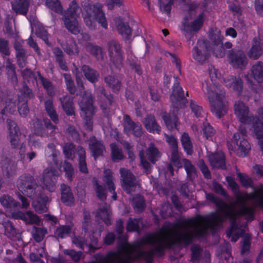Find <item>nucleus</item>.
<instances>
[{"label":"nucleus","mask_w":263,"mask_h":263,"mask_svg":"<svg viewBox=\"0 0 263 263\" xmlns=\"http://www.w3.org/2000/svg\"><path fill=\"white\" fill-rule=\"evenodd\" d=\"M206 199L214 203L218 210L222 212V215H219L217 212H212L206 215H198L197 217L185 220H181L177 223H168L163 227V229L169 230L173 228H184L193 227V231H186L183 234L190 232L192 243L194 238H205L208 234V230L210 229L214 233L218 227L222 226L227 219H229L230 226L226 231V234L231 241L236 242L241 237L242 231L239 229L237 220L239 216H246L250 220L254 219V210L250 206L241 207L238 210H234L232 206L220 198L216 197L212 193H206Z\"/></svg>","instance_id":"1"},{"label":"nucleus","mask_w":263,"mask_h":263,"mask_svg":"<svg viewBox=\"0 0 263 263\" xmlns=\"http://www.w3.org/2000/svg\"><path fill=\"white\" fill-rule=\"evenodd\" d=\"M170 221H166L158 232H149L143 237L132 243H117V251H110L107 254L109 258L112 259L114 263H130L131 260H137L145 255L147 258L152 259L154 252L158 256L164 254L166 249H170L173 246L183 243L189 245L192 241L189 235L186 234H177L174 236L166 234L160 238L159 236L163 233H168L177 228L169 230L163 229V227Z\"/></svg>","instance_id":"2"},{"label":"nucleus","mask_w":263,"mask_h":263,"mask_svg":"<svg viewBox=\"0 0 263 263\" xmlns=\"http://www.w3.org/2000/svg\"><path fill=\"white\" fill-rule=\"evenodd\" d=\"M211 80L215 86L213 90L208 88V95L210 104L211 111L218 119L222 117L227 111V106L224 102L225 90L221 85H216V79H219L221 74L214 67L209 69Z\"/></svg>","instance_id":"3"},{"label":"nucleus","mask_w":263,"mask_h":263,"mask_svg":"<svg viewBox=\"0 0 263 263\" xmlns=\"http://www.w3.org/2000/svg\"><path fill=\"white\" fill-rule=\"evenodd\" d=\"M85 12L83 20L85 25L90 29L95 28V21L104 29H107L108 24L105 13L103 11V6L99 3L92 4L89 1L84 3L82 5Z\"/></svg>","instance_id":"4"},{"label":"nucleus","mask_w":263,"mask_h":263,"mask_svg":"<svg viewBox=\"0 0 263 263\" xmlns=\"http://www.w3.org/2000/svg\"><path fill=\"white\" fill-rule=\"evenodd\" d=\"M226 180L229 186H230L234 195L236 202L241 205L240 208L243 206H247L246 205V201L248 200H254L257 203L258 193L263 191L262 184H260L258 189H254V192L250 193H245L244 195H242L239 190V185L232 177H226Z\"/></svg>","instance_id":"5"},{"label":"nucleus","mask_w":263,"mask_h":263,"mask_svg":"<svg viewBox=\"0 0 263 263\" xmlns=\"http://www.w3.org/2000/svg\"><path fill=\"white\" fill-rule=\"evenodd\" d=\"M93 101L92 95L85 92L79 103L83 114L84 126L88 132H92L93 130L92 118L94 114Z\"/></svg>","instance_id":"6"},{"label":"nucleus","mask_w":263,"mask_h":263,"mask_svg":"<svg viewBox=\"0 0 263 263\" xmlns=\"http://www.w3.org/2000/svg\"><path fill=\"white\" fill-rule=\"evenodd\" d=\"M16 186L20 192L30 198L35 197L38 192L39 185L29 174L21 175L17 179Z\"/></svg>","instance_id":"7"},{"label":"nucleus","mask_w":263,"mask_h":263,"mask_svg":"<svg viewBox=\"0 0 263 263\" xmlns=\"http://www.w3.org/2000/svg\"><path fill=\"white\" fill-rule=\"evenodd\" d=\"M210 42L203 39H198L193 49V58L199 64H203L211 56L212 47Z\"/></svg>","instance_id":"8"},{"label":"nucleus","mask_w":263,"mask_h":263,"mask_svg":"<svg viewBox=\"0 0 263 263\" xmlns=\"http://www.w3.org/2000/svg\"><path fill=\"white\" fill-rule=\"evenodd\" d=\"M81 11V8L75 0H73L67 8V29L73 34H78L80 32L77 17Z\"/></svg>","instance_id":"9"},{"label":"nucleus","mask_w":263,"mask_h":263,"mask_svg":"<svg viewBox=\"0 0 263 263\" xmlns=\"http://www.w3.org/2000/svg\"><path fill=\"white\" fill-rule=\"evenodd\" d=\"M16 195L17 198L22 202L21 205L20 202L16 201L11 196L8 195H3L0 197V203L2 206L6 209L8 211L12 213L20 208L27 209L29 205L28 199L20 192L16 193Z\"/></svg>","instance_id":"10"},{"label":"nucleus","mask_w":263,"mask_h":263,"mask_svg":"<svg viewBox=\"0 0 263 263\" xmlns=\"http://www.w3.org/2000/svg\"><path fill=\"white\" fill-rule=\"evenodd\" d=\"M174 81L171 96L172 104L177 109L184 108L186 106L187 100L184 97V91L180 85V79L176 76H174Z\"/></svg>","instance_id":"11"},{"label":"nucleus","mask_w":263,"mask_h":263,"mask_svg":"<svg viewBox=\"0 0 263 263\" xmlns=\"http://www.w3.org/2000/svg\"><path fill=\"white\" fill-rule=\"evenodd\" d=\"M229 63L234 69H245L248 63V59L243 50L239 48H232L227 53Z\"/></svg>","instance_id":"12"},{"label":"nucleus","mask_w":263,"mask_h":263,"mask_svg":"<svg viewBox=\"0 0 263 263\" xmlns=\"http://www.w3.org/2000/svg\"><path fill=\"white\" fill-rule=\"evenodd\" d=\"M108 47L110 63L116 69H121L123 66L124 60L121 45L118 41L112 40L108 42Z\"/></svg>","instance_id":"13"},{"label":"nucleus","mask_w":263,"mask_h":263,"mask_svg":"<svg viewBox=\"0 0 263 263\" xmlns=\"http://www.w3.org/2000/svg\"><path fill=\"white\" fill-rule=\"evenodd\" d=\"M46 161L49 164H54L61 171L66 172V160L63 163L60 152L55 148L53 143H49L45 149Z\"/></svg>","instance_id":"14"},{"label":"nucleus","mask_w":263,"mask_h":263,"mask_svg":"<svg viewBox=\"0 0 263 263\" xmlns=\"http://www.w3.org/2000/svg\"><path fill=\"white\" fill-rule=\"evenodd\" d=\"M0 167L5 178H10L17 174V164L5 155L0 156Z\"/></svg>","instance_id":"15"},{"label":"nucleus","mask_w":263,"mask_h":263,"mask_svg":"<svg viewBox=\"0 0 263 263\" xmlns=\"http://www.w3.org/2000/svg\"><path fill=\"white\" fill-rule=\"evenodd\" d=\"M120 173L121 177V185L127 193L129 194L133 188L136 186V179L135 175L128 169L121 168Z\"/></svg>","instance_id":"16"},{"label":"nucleus","mask_w":263,"mask_h":263,"mask_svg":"<svg viewBox=\"0 0 263 263\" xmlns=\"http://www.w3.org/2000/svg\"><path fill=\"white\" fill-rule=\"evenodd\" d=\"M123 127L125 133L127 134H133L136 137H140L142 134V127L139 122L133 121L128 115L123 116Z\"/></svg>","instance_id":"17"},{"label":"nucleus","mask_w":263,"mask_h":263,"mask_svg":"<svg viewBox=\"0 0 263 263\" xmlns=\"http://www.w3.org/2000/svg\"><path fill=\"white\" fill-rule=\"evenodd\" d=\"M58 175V172L54 168L48 167L44 170L43 173V184L46 189L50 192L55 190Z\"/></svg>","instance_id":"18"},{"label":"nucleus","mask_w":263,"mask_h":263,"mask_svg":"<svg viewBox=\"0 0 263 263\" xmlns=\"http://www.w3.org/2000/svg\"><path fill=\"white\" fill-rule=\"evenodd\" d=\"M7 123L9 129V139L11 146L16 148L19 145L21 133L16 123L11 120L8 119Z\"/></svg>","instance_id":"19"},{"label":"nucleus","mask_w":263,"mask_h":263,"mask_svg":"<svg viewBox=\"0 0 263 263\" xmlns=\"http://www.w3.org/2000/svg\"><path fill=\"white\" fill-rule=\"evenodd\" d=\"M210 39L212 42L213 54L217 58H221L225 55V49L224 48L222 41L223 36L220 33L211 34L210 35Z\"/></svg>","instance_id":"20"},{"label":"nucleus","mask_w":263,"mask_h":263,"mask_svg":"<svg viewBox=\"0 0 263 263\" xmlns=\"http://www.w3.org/2000/svg\"><path fill=\"white\" fill-rule=\"evenodd\" d=\"M252 42L247 55L251 59L257 60L263 53V43L258 37H254Z\"/></svg>","instance_id":"21"},{"label":"nucleus","mask_w":263,"mask_h":263,"mask_svg":"<svg viewBox=\"0 0 263 263\" xmlns=\"http://www.w3.org/2000/svg\"><path fill=\"white\" fill-rule=\"evenodd\" d=\"M100 106L104 112H108L114 102V96L111 93H107L102 87L100 89Z\"/></svg>","instance_id":"22"},{"label":"nucleus","mask_w":263,"mask_h":263,"mask_svg":"<svg viewBox=\"0 0 263 263\" xmlns=\"http://www.w3.org/2000/svg\"><path fill=\"white\" fill-rule=\"evenodd\" d=\"M33 198H36V200L32 202V206L35 211L38 213L46 212L48 210L46 205L48 201V197L44 194L37 192L36 196Z\"/></svg>","instance_id":"23"},{"label":"nucleus","mask_w":263,"mask_h":263,"mask_svg":"<svg viewBox=\"0 0 263 263\" xmlns=\"http://www.w3.org/2000/svg\"><path fill=\"white\" fill-rule=\"evenodd\" d=\"M205 16V14L203 12H201L197 16L196 19L190 24H186L185 23H183V30L186 31L198 32L202 28L203 25Z\"/></svg>","instance_id":"24"},{"label":"nucleus","mask_w":263,"mask_h":263,"mask_svg":"<svg viewBox=\"0 0 263 263\" xmlns=\"http://www.w3.org/2000/svg\"><path fill=\"white\" fill-rule=\"evenodd\" d=\"M89 147L95 159L103 156V153L105 151L103 143L101 141L97 140L95 137L90 139Z\"/></svg>","instance_id":"25"},{"label":"nucleus","mask_w":263,"mask_h":263,"mask_svg":"<svg viewBox=\"0 0 263 263\" xmlns=\"http://www.w3.org/2000/svg\"><path fill=\"white\" fill-rule=\"evenodd\" d=\"M233 139L238 146V149L240 151V156H245L249 153L251 146L245 137H240V135L235 133L233 136Z\"/></svg>","instance_id":"26"},{"label":"nucleus","mask_w":263,"mask_h":263,"mask_svg":"<svg viewBox=\"0 0 263 263\" xmlns=\"http://www.w3.org/2000/svg\"><path fill=\"white\" fill-rule=\"evenodd\" d=\"M209 161L213 167L226 170V158L224 154L221 152H216L209 156Z\"/></svg>","instance_id":"27"},{"label":"nucleus","mask_w":263,"mask_h":263,"mask_svg":"<svg viewBox=\"0 0 263 263\" xmlns=\"http://www.w3.org/2000/svg\"><path fill=\"white\" fill-rule=\"evenodd\" d=\"M143 123L148 132L160 134L161 127L157 123L154 115H147L144 119Z\"/></svg>","instance_id":"28"},{"label":"nucleus","mask_w":263,"mask_h":263,"mask_svg":"<svg viewBox=\"0 0 263 263\" xmlns=\"http://www.w3.org/2000/svg\"><path fill=\"white\" fill-rule=\"evenodd\" d=\"M250 76L258 83H263V62L257 61L251 67Z\"/></svg>","instance_id":"29"},{"label":"nucleus","mask_w":263,"mask_h":263,"mask_svg":"<svg viewBox=\"0 0 263 263\" xmlns=\"http://www.w3.org/2000/svg\"><path fill=\"white\" fill-rule=\"evenodd\" d=\"M77 155L78 156V167L80 172L84 174L88 173V170L86 162V152L82 146H78Z\"/></svg>","instance_id":"30"},{"label":"nucleus","mask_w":263,"mask_h":263,"mask_svg":"<svg viewBox=\"0 0 263 263\" xmlns=\"http://www.w3.org/2000/svg\"><path fill=\"white\" fill-rule=\"evenodd\" d=\"M117 31L125 40H128L132 34L133 29L127 22L120 20L117 24Z\"/></svg>","instance_id":"31"},{"label":"nucleus","mask_w":263,"mask_h":263,"mask_svg":"<svg viewBox=\"0 0 263 263\" xmlns=\"http://www.w3.org/2000/svg\"><path fill=\"white\" fill-rule=\"evenodd\" d=\"M12 8L16 13L26 15L28 11V0H14L11 2Z\"/></svg>","instance_id":"32"},{"label":"nucleus","mask_w":263,"mask_h":263,"mask_svg":"<svg viewBox=\"0 0 263 263\" xmlns=\"http://www.w3.org/2000/svg\"><path fill=\"white\" fill-rule=\"evenodd\" d=\"M81 69L86 79L89 82L92 83H95L98 81L99 73L97 70L91 68L87 65H83L82 66Z\"/></svg>","instance_id":"33"},{"label":"nucleus","mask_w":263,"mask_h":263,"mask_svg":"<svg viewBox=\"0 0 263 263\" xmlns=\"http://www.w3.org/2000/svg\"><path fill=\"white\" fill-rule=\"evenodd\" d=\"M132 205L136 213H142L146 208V201L144 197L140 194H136L132 199Z\"/></svg>","instance_id":"34"},{"label":"nucleus","mask_w":263,"mask_h":263,"mask_svg":"<svg viewBox=\"0 0 263 263\" xmlns=\"http://www.w3.org/2000/svg\"><path fill=\"white\" fill-rule=\"evenodd\" d=\"M161 117L168 129L172 130L173 128H176L178 121L176 115H171L170 113L164 111L162 113Z\"/></svg>","instance_id":"35"},{"label":"nucleus","mask_w":263,"mask_h":263,"mask_svg":"<svg viewBox=\"0 0 263 263\" xmlns=\"http://www.w3.org/2000/svg\"><path fill=\"white\" fill-rule=\"evenodd\" d=\"M104 81L114 92L117 93L119 92L122 83L117 77L112 76H107L105 77Z\"/></svg>","instance_id":"36"},{"label":"nucleus","mask_w":263,"mask_h":263,"mask_svg":"<svg viewBox=\"0 0 263 263\" xmlns=\"http://www.w3.org/2000/svg\"><path fill=\"white\" fill-rule=\"evenodd\" d=\"M183 166L186 172L187 179L193 181L197 176V171L195 166L192 164L191 161L187 159L184 158L182 160Z\"/></svg>","instance_id":"37"},{"label":"nucleus","mask_w":263,"mask_h":263,"mask_svg":"<svg viewBox=\"0 0 263 263\" xmlns=\"http://www.w3.org/2000/svg\"><path fill=\"white\" fill-rule=\"evenodd\" d=\"M32 31H35V34L42 39L47 45H49L48 33L43 26L39 23H31Z\"/></svg>","instance_id":"38"},{"label":"nucleus","mask_w":263,"mask_h":263,"mask_svg":"<svg viewBox=\"0 0 263 263\" xmlns=\"http://www.w3.org/2000/svg\"><path fill=\"white\" fill-rule=\"evenodd\" d=\"M111 150V160L114 162H117L123 160L124 156L121 148L116 143H112L110 144Z\"/></svg>","instance_id":"39"},{"label":"nucleus","mask_w":263,"mask_h":263,"mask_svg":"<svg viewBox=\"0 0 263 263\" xmlns=\"http://www.w3.org/2000/svg\"><path fill=\"white\" fill-rule=\"evenodd\" d=\"M45 110L52 121L57 124L59 122L58 116L55 112L53 105V101L49 98L45 101Z\"/></svg>","instance_id":"40"},{"label":"nucleus","mask_w":263,"mask_h":263,"mask_svg":"<svg viewBox=\"0 0 263 263\" xmlns=\"http://www.w3.org/2000/svg\"><path fill=\"white\" fill-rule=\"evenodd\" d=\"M96 216L100 218L107 226L111 224V213L106 206H104L99 209L96 213Z\"/></svg>","instance_id":"41"},{"label":"nucleus","mask_w":263,"mask_h":263,"mask_svg":"<svg viewBox=\"0 0 263 263\" xmlns=\"http://www.w3.org/2000/svg\"><path fill=\"white\" fill-rule=\"evenodd\" d=\"M32 122L35 135L41 137H48V133L46 131L41 120L35 119L33 120Z\"/></svg>","instance_id":"42"},{"label":"nucleus","mask_w":263,"mask_h":263,"mask_svg":"<svg viewBox=\"0 0 263 263\" xmlns=\"http://www.w3.org/2000/svg\"><path fill=\"white\" fill-rule=\"evenodd\" d=\"M19 217L27 223H38L40 221L39 217L30 211H27L26 214L19 213Z\"/></svg>","instance_id":"43"},{"label":"nucleus","mask_w":263,"mask_h":263,"mask_svg":"<svg viewBox=\"0 0 263 263\" xmlns=\"http://www.w3.org/2000/svg\"><path fill=\"white\" fill-rule=\"evenodd\" d=\"M241 254L242 255L248 254L250 251L251 245V236L249 234H245L241 241Z\"/></svg>","instance_id":"44"},{"label":"nucleus","mask_w":263,"mask_h":263,"mask_svg":"<svg viewBox=\"0 0 263 263\" xmlns=\"http://www.w3.org/2000/svg\"><path fill=\"white\" fill-rule=\"evenodd\" d=\"M3 226L5 229V234L8 238L12 239L16 236L17 231L11 221H5L3 223Z\"/></svg>","instance_id":"45"},{"label":"nucleus","mask_w":263,"mask_h":263,"mask_svg":"<svg viewBox=\"0 0 263 263\" xmlns=\"http://www.w3.org/2000/svg\"><path fill=\"white\" fill-rule=\"evenodd\" d=\"M140 218L129 217L126 224V230L128 232H137L140 231L139 223Z\"/></svg>","instance_id":"46"},{"label":"nucleus","mask_w":263,"mask_h":263,"mask_svg":"<svg viewBox=\"0 0 263 263\" xmlns=\"http://www.w3.org/2000/svg\"><path fill=\"white\" fill-rule=\"evenodd\" d=\"M87 51L93 55L97 59L102 60L103 58L102 49L100 46L88 43L86 45Z\"/></svg>","instance_id":"47"},{"label":"nucleus","mask_w":263,"mask_h":263,"mask_svg":"<svg viewBox=\"0 0 263 263\" xmlns=\"http://www.w3.org/2000/svg\"><path fill=\"white\" fill-rule=\"evenodd\" d=\"M53 53L55 58L56 62L62 70H66V64L64 60V55L62 50L59 47L53 49Z\"/></svg>","instance_id":"48"},{"label":"nucleus","mask_w":263,"mask_h":263,"mask_svg":"<svg viewBox=\"0 0 263 263\" xmlns=\"http://www.w3.org/2000/svg\"><path fill=\"white\" fill-rule=\"evenodd\" d=\"M147 156L148 160L155 164L158 161V158L160 157V153L157 148L154 145L151 144L147 151Z\"/></svg>","instance_id":"49"},{"label":"nucleus","mask_w":263,"mask_h":263,"mask_svg":"<svg viewBox=\"0 0 263 263\" xmlns=\"http://www.w3.org/2000/svg\"><path fill=\"white\" fill-rule=\"evenodd\" d=\"M46 232V229L44 228L33 227L31 233L35 241L40 242L44 239Z\"/></svg>","instance_id":"50"},{"label":"nucleus","mask_w":263,"mask_h":263,"mask_svg":"<svg viewBox=\"0 0 263 263\" xmlns=\"http://www.w3.org/2000/svg\"><path fill=\"white\" fill-rule=\"evenodd\" d=\"M95 186L97 197L99 200L102 201H105L107 198L106 189L105 186L104 185L99 184L97 180L95 181Z\"/></svg>","instance_id":"51"},{"label":"nucleus","mask_w":263,"mask_h":263,"mask_svg":"<svg viewBox=\"0 0 263 263\" xmlns=\"http://www.w3.org/2000/svg\"><path fill=\"white\" fill-rule=\"evenodd\" d=\"M46 5L48 8L57 13L62 14L63 12V7L59 0H46Z\"/></svg>","instance_id":"52"},{"label":"nucleus","mask_w":263,"mask_h":263,"mask_svg":"<svg viewBox=\"0 0 263 263\" xmlns=\"http://www.w3.org/2000/svg\"><path fill=\"white\" fill-rule=\"evenodd\" d=\"M27 102V100H22L21 96L18 97V111L20 115L23 117H26L29 111Z\"/></svg>","instance_id":"53"},{"label":"nucleus","mask_w":263,"mask_h":263,"mask_svg":"<svg viewBox=\"0 0 263 263\" xmlns=\"http://www.w3.org/2000/svg\"><path fill=\"white\" fill-rule=\"evenodd\" d=\"M237 175L240 183L243 187L246 189L251 187L254 189V182L251 178L241 173H238Z\"/></svg>","instance_id":"54"},{"label":"nucleus","mask_w":263,"mask_h":263,"mask_svg":"<svg viewBox=\"0 0 263 263\" xmlns=\"http://www.w3.org/2000/svg\"><path fill=\"white\" fill-rule=\"evenodd\" d=\"M21 95L18 97H22V100H27L31 99L34 97V94L32 90L29 88L25 83H23L22 87L20 89Z\"/></svg>","instance_id":"55"},{"label":"nucleus","mask_w":263,"mask_h":263,"mask_svg":"<svg viewBox=\"0 0 263 263\" xmlns=\"http://www.w3.org/2000/svg\"><path fill=\"white\" fill-rule=\"evenodd\" d=\"M190 107L192 112L197 118L201 117L202 116L203 108L194 100H191L190 102Z\"/></svg>","instance_id":"56"},{"label":"nucleus","mask_w":263,"mask_h":263,"mask_svg":"<svg viewBox=\"0 0 263 263\" xmlns=\"http://www.w3.org/2000/svg\"><path fill=\"white\" fill-rule=\"evenodd\" d=\"M164 55L166 57L170 55L172 58V64L173 65H175L176 68L177 69L179 74H181L182 72H181V60L178 57V56L176 55V54L175 53H171L170 52L167 51H165L164 52Z\"/></svg>","instance_id":"57"},{"label":"nucleus","mask_w":263,"mask_h":263,"mask_svg":"<svg viewBox=\"0 0 263 263\" xmlns=\"http://www.w3.org/2000/svg\"><path fill=\"white\" fill-rule=\"evenodd\" d=\"M202 132L203 136L208 139L209 138L212 137L215 134V130L209 123L205 122L203 123Z\"/></svg>","instance_id":"58"},{"label":"nucleus","mask_w":263,"mask_h":263,"mask_svg":"<svg viewBox=\"0 0 263 263\" xmlns=\"http://www.w3.org/2000/svg\"><path fill=\"white\" fill-rule=\"evenodd\" d=\"M229 9L234 15L240 16L242 14V8L240 4L237 3L231 2L228 6Z\"/></svg>","instance_id":"59"},{"label":"nucleus","mask_w":263,"mask_h":263,"mask_svg":"<svg viewBox=\"0 0 263 263\" xmlns=\"http://www.w3.org/2000/svg\"><path fill=\"white\" fill-rule=\"evenodd\" d=\"M213 189L216 194H219L226 198H229L230 197L227 191L219 183L214 182L213 183Z\"/></svg>","instance_id":"60"},{"label":"nucleus","mask_w":263,"mask_h":263,"mask_svg":"<svg viewBox=\"0 0 263 263\" xmlns=\"http://www.w3.org/2000/svg\"><path fill=\"white\" fill-rule=\"evenodd\" d=\"M78 147L72 143H67V159L73 160L75 158L76 153L77 154Z\"/></svg>","instance_id":"61"},{"label":"nucleus","mask_w":263,"mask_h":263,"mask_svg":"<svg viewBox=\"0 0 263 263\" xmlns=\"http://www.w3.org/2000/svg\"><path fill=\"white\" fill-rule=\"evenodd\" d=\"M90 242L87 243L86 247L88 249V252H95L97 250L99 249V247H97L98 243V239L97 237L94 235H91L90 238Z\"/></svg>","instance_id":"62"},{"label":"nucleus","mask_w":263,"mask_h":263,"mask_svg":"<svg viewBox=\"0 0 263 263\" xmlns=\"http://www.w3.org/2000/svg\"><path fill=\"white\" fill-rule=\"evenodd\" d=\"M0 52L4 57L9 56L10 53L8 42L3 39H0Z\"/></svg>","instance_id":"63"},{"label":"nucleus","mask_w":263,"mask_h":263,"mask_svg":"<svg viewBox=\"0 0 263 263\" xmlns=\"http://www.w3.org/2000/svg\"><path fill=\"white\" fill-rule=\"evenodd\" d=\"M191 260L193 261H199L201 258V248L199 246H195L192 248Z\"/></svg>","instance_id":"64"}]
</instances>
